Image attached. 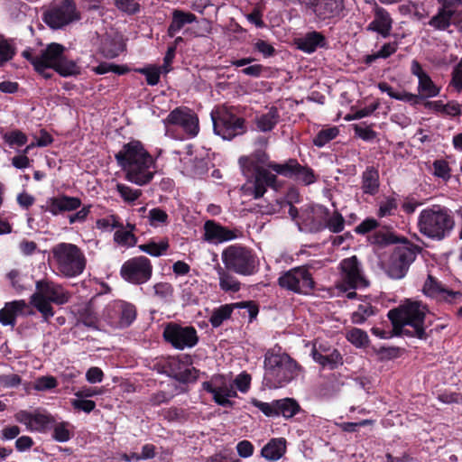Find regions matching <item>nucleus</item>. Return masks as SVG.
<instances>
[{"mask_svg":"<svg viewBox=\"0 0 462 462\" xmlns=\"http://www.w3.org/2000/svg\"><path fill=\"white\" fill-rule=\"evenodd\" d=\"M239 165L246 181L241 187L243 196L259 199L264 195L267 187L277 189L276 176L269 171L297 181L310 185L316 181L312 169L301 166L296 160L291 159L284 163L269 162L268 155L263 151H257L248 156L239 159Z\"/></svg>","mask_w":462,"mask_h":462,"instance_id":"nucleus-1","label":"nucleus"},{"mask_svg":"<svg viewBox=\"0 0 462 462\" xmlns=\"http://www.w3.org/2000/svg\"><path fill=\"white\" fill-rule=\"evenodd\" d=\"M115 157L125 172V179L137 186L149 184L157 171L155 160L140 141L124 144Z\"/></svg>","mask_w":462,"mask_h":462,"instance_id":"nucleus-2","label":"nucleus"},{"mask_svg":"<svg viewBox=\"0 0 462 462\" xmlns=\"http://www.w3.org/2000/svg\"><path fill=\"white\" fill-rule=\"evenodd\" d=\"M300 368L288 354L269 350L264 356V383L277 389L295 379Z\"/></svg>","mask_w":462,"mask_h":462,"instance_id":"nucleus-3","label":"nucleus"},{"mask_svg":"<svg viewBox=\"0 0 462 462\" xmlns=\"http://www.w3.org/2000/svg\"><path fill=\"white\" fill-rule=\"evenodd\" d=\"M51 261L56 272L67 278L80 275L86 267L87 260L82 250L71 243H59L51 250Z\"/></svg>","mask_w":462,"mask_h":462,"instance_id":"nucleus-4","label":"nucleus"},{"mask_svg":"<svg viewBox=\"0 0 462 462\" xmlns=\"http://www.w3.org/2000/svg\"><path fill=\"white\" fill-rule=\"evenodd\" d=\"M36 291L31 296L30 303L42 315L45 320L53 317L51 303L62 305L69 300L70 294L60 284L49 280L36 282Z\"/></svg>","mask_w":462,"mask_h":462,"instance_id":"nucleus-5","label":"nucleus"},{"mask_svg":"<svg viewBox=\"0 0 462 462\" xmlns=\"http://www.w3.org/2000/svg\"><path fill=\"white\" fill-rule=\"evenodd\" d=\"M454 227L453 217L448 209L434 205L420 211L418 217L420 232L433 239H443Z\"/></svg>","mask_w":462,"mask_h":462,"instance_id":"nucleus-6","label":"nucleus"},{"mask_svg":"<svg viewBox=\"0 0 462 462\" xmlns=\"http://www.w3.org/2000/svg\"><path fill=\"white\" fill-rule=\"evenodd\" d=\"M425 314V306L418 301L406 300L398 308L391 310L388 312V318L395 328L411 327L412 331L409 333L422 338L425 334L423 327Z\"/></svg>","mask_w":462,"mask_h":462,"instance_id":"nucleus-7","label":"nucleus"},{"mask_svg":"<svg viewBox=\"0 0 462 462\" xmlns=\"http://www.w3.org/2000/svg\"><path fill=\"white\" fill-rule=\"evenodd\" d=\"M369 282L365 278L361 263L356 256L342 260L339 263V280L337 287L342 291H348L346 297L353 299L356 296L355 290L365 288Z\"/></svg>","mask_w":462,"mask_h":462,"instance_id":"nucleus-8","label":"nucleus"},{"mask_svg":"<svg viewBox=\"0 0 462 462\" xmlns=\"http://www.w3.org/2000/svg\"><path fill=\"white\" fill-rule=\"evenodd\" d=\"M221 258L227 270L238 274L251 275L257 271V260L245 247L230 245L223 251Z\"/></svg>","mask_w":462,"mask_h":462,"instance_id":"nucleus-9","label":"nucleus"},{"mask_svg":"<svg viewBox=\"0 0 462 462\" xmlns=\"http://www.w3.org/2000/svg\"><path fill=\"white\" fill-rule=\"evenodd\" d=\"M65 48L59 43H51L39 54L33 53L30 50H26L23 52V56L28 60L33 66L34 69L42 74L44 78H51V73L47 72L48 69H53L57 67L60 60Z\"/></svg>","mask_w":462,"mask_h":462,"instance_id":"nucleus-10","label":"nucleus"},{"mask_svg":"<svg viewBox=\"0 0 462 462\" xmlns=\"http://www.w3.org/2000/svg\"><path fill=\"white\" fill-rule=\"evenodd\" d=\"M202 388L212 395L217 404L223 407H231L232 399L237 396L232 377L223 374H214L202 383Z\"/></svg>","mask_w":462,"mask_h":462,"instance_id":"nucleus-11","label":"nucleus"},{"mask_svg":"<svg viewBox=\"0 0 462 462\" xmlns=\"http://www.w3.org/2000/svg\"><path fill=\"white\" fill-rule=\"evenodd\" d=\"M79 19V14L71 0L54 3L43 14V21L52 29H61Z\"/></svg>","mask_w":462,"mask_h":462,"instance_id":"nucleus-12","label":"nucleus"},{"mask_svg":"<svg viewBox=\"0 0 462 462\" xmlns=\"http://www.w3.org/2000/svg\"><path fill=\"white\" fill-rule=\"evenodd\" d=\"M278 283L282 288L299 294H308L314 287L312 276L304 266L283 273L279 277Z\"/></svg>","mask_w":462,"mask_h":462,"instance_id":"nucleus-13","label":"nucleus"},{"mask_svg":"<svg viewBox=\"0 0 462 462\" xmlns=\"http://www.w3.org/2000/svg\"><path fill=\"white\" fill-rule=\"evenodd\" d=\"M152 273V264L146 256H135L125 261L120 270L122 278L132 284L147 282Z\"/></svg>","mask_w":462,"mask_h":462,"instance_id":"nucleus-14","label":"nucleus"},{"mask_svg":"<svg viewBox=\"0 0 462 462\" xmlns=\"http://www.w3.org/2000/svg\"><path fill=\"white\" fill-rule=\"evenodd\" d=\"M165 134L170 136V126H180L189 137H195L199 131V118L197 115L187 107H177L163 119Z\"/></svg>","mask_w":462,"mask_h":462,"instance_id":"nucleus-15","label":"nucleus"},{"mask_svg":"<svg viewBox=\"0 0 462 462\" xmlns=\"http://www.w3.org/2000/svg\"><path fill=\"white\" fill-rule=\"evenodd\" d=\"M416 249L409 245L397 246L389 258L386 272L393 279L403 278L416 259Z\"/></svg>","mask_w":462,"mask_h":462,"instance_id":"nucleus-16","label":"nucleus"},{"mask_svg":"<svg viewBox=\"0 0 462 462\" xmlns=\"http://www.w3.org/2000/svg\"><path fill=\"white\" fill-rule=\"evenodd\" d=\"M163 337L179 350L193 347L199 340L193 327H182L175 323H170L165 327Z\"/></svg>","mask_w":462,"mask_h":462,"instance_id":"nucleus-17","label":"nucleus"},{"mask_svg":"<svg viewBox=\"0 0 462 462\" xmlns=\"http://www.w3.org/2000/svg\"><path fill=\"white\" fill-rule=\"evenodd\" d=\"M251 403L268 417L282 415L284 419H291L300 410L297 401L292 398L274 400L272 402H263L254 398Z\"/></svg>","mask_w":462,"mask_h":462,"instance_id":"nucleus-18","label":"nucleus"},{"mask_svg":"<svg viewBox=\"0 0 462 462\" xmlns=\"http://www.w3.org/2000/svg\"><path fill=\"white\" fill-rule=\"evenodd\" d=\"M411 73L418 79L417 85V104L420 100L432 98L439 96L440 92V87H439L428 74V72L422 68L420 63L412 60L411 62Z\"/></svg>","mask_w":462,"mask_h":462,"instance_id":"nucleus-19","label":"nucleus"},{"mask_svg":"<svg viewBox=\"0 0 462 462\" xmlns=\"http://www.w3.org/2000/svg\"><path fill=\"white\" fill-rule=\"evenodd\" d=\"M212 119L216 134L223 139L230 140L245 130L244 119L228 112H222L217 117L212 116Z\"/></svg>","mask_w":462,"mask_h":462,"instance_id":"nucleus-20","label":"nucleus"},{"mask_svg":"<svg viewBox=\"0 0 462 462\" xmlns=\"http://www.w3.org/2000/svg\"><path fill=\"white\" fill-rule=\"evenodd\" d=\"M423 292L428 297L448 303L457 302L462 296L459 291L448 289L431 275L428 276V279L424 283Z\"/></svg>","mask_w":462,"mask_h":462,"instance_id":"nucleus-21","label":"nucleus"},{"mask_svg":"<svg viewBox=\"0 0 462 462\" xmlns=\"http://www.w3.org/2000/svg\"><path fill=\"white\" fill-rule=\"evenodd\" d=\"M80 207V199L77 197L61 195L47 199L45 204L42 207V208L53 216H57L63 212H70L77 210Z\"/></svg>","mask_w":462,"mask_h":462,"instance_id":"nucleus-22","label":"nucleus"},{"mask_svg":"<svg viewBox=\"0 0 462 462\" xmlns=\"http://www.w3.org/2000/svg\"><path fill=\"white\" fill-rule=\"evenodd\" d=\"M328 210L321 205L309 206L301 211L300 216L302 222L310 229L319 230L323 227L328 217Z\"/></svg>","mask_w":462,"mask_h":462,"instance_id":"nucleus-23","label":"nucleus"},{"mask_svg":"<svg viewBox=\"0 0 462 462\" xmlns=\"http://www.w3.org/2000/svg\"><path fill=\"white\" fill-rule=\"evenodd\" d=\"M28 305L23 300L6 302L5 307L0 310V323L3 326H11L14 328L16 324V319L24 314Z\"/></svg>","mask_w":462,"mask_h":462,"instance_id":"nucleus-24","label":"nucleus"},{"mask_svg":"<svg viewBox=\"0 0 462 462\" xmlns=\"http://www.w3.org/2000/svg\"><path fill=\"white\" fill-rule=\"evenodd\" d=\"M344 7V0H315L313 3V10L320 19L339 16Z\"/></svg>","mask_w":462,"mask_h":462,"instance_id":"nucleus-25","label":"nucleus"},{"mask_svg":"<svg viewBox=\"0 0 462 462\" xmlns=\"http://www.w3.org/2000/svg\"><path fill=\"white\" fill-rule=\"evenodd\" d=\"M392 23L393 21L389 13L383 8L376 6L374 20L368 24L367 30L375 32L386 38L390 35Z\"/></svg>","mask_w":462,"mask_h":462,"instance_id":"nucleus-26","label":"nucleus"},{"mask_svg":"<svg viewBox=\"0 0 462 462\" xmlns=\"http://www.w3.org/2000/svg\"><path fill=\"white\" fill-rule=\"evenodd\" d=\"M181 172L190 177H196L203 174L207 169V162L194 155L191 150H189L185 155L180 158Z\"/></svg>","mask_w":462,"mask_h":462,"instance_id":"nucleus-27","label":"nucleus"},{"mask_svg":"<svg viewBox=\"0 0 462 462\" xmlns=\"http://www.w3.org/2000/svg\"><path fill=\"white\" fill-rule=\"evenodd\" d=\"M204 238L212 244H219L230 241L236 237L235 234L213 221H207L204 225Z\"/></svg>","mask_w":462,"mask_h":462,"instance_id":"nucleus-28","label":"nucleus"},{"mask_svg":"<svg viewBox=\"0 0 462 462\" xmlns=\"http://www.w3.org/2000/svg\"><path fill=\"white\" fill-rule=\"evenodd\" d=\"M287 450V440L284 438L271 439L261 449V456L271 462L281 459Z\"/></svg>","mask_w":462,"mask_h":462,"instance_id":"nucleus-29","label":"nucleus"},{"mask_svg":"<svg viewBox=\"0 0 462 462\" xmlns=\"http://www.w3.org/2000/svg\"><path fill=\"white\" fill-rule=\"evenodd\" d=\"M379 173L374 167H367L362 174L361 189L365 194L375 195L379 190Z\"/></svg>","mask_w":462,"mask_h":462,"instance_id":"nucleus-30","label":"nucleus"},{"mask_svg":"<svg viewBox=\"0 0 462 462\" xmlns=\"http://www.w3.org/2000/svg\"><path fill=\"white\" fill-rule=\"evenodd\" d=\"M196 19V15L192 13L174 10L171 23L168 28L169 36L173 37L185 24L191 23L195 22Z\"/></svg>","mask_w":462,"mask_h":462,"instance_id":"nucleus-31","label":"nucleus"},{"mask_svg":"<svg viewBox=\"0 0 462 462\" xmlns=\"http://www.w3.org/2000/svg\"><path fill=\"white\" fill-rule=\"evenodd\" d=\"M449 6L443 5L439 12L429 21V25L435 30H447L453 23V12Z\"/></svg>","mask_w":462,"mask_h":462,"instance_id":"nucleus-32","label":"nucleus"},{"mask_svg":"<svg viewBox=\"0 0 462 462\" xmlns=\"http://www.w3.org/2000/svg\"><path fill=\"white\" fill-rule=\"evenodd\" d=\"M182 362L180 360L173 359L171 362V373L174 377L182 383H189L195 381L199 376V370L195 367H185L181 368L180 365Z\"/></svg>","mask_w":462,"mask_h":462,"instance_id":"nucleus-33","label":"nucleus"},{"mask_svg":"<svg viewBox=\"0 0 462 462\" xmlns=\"http://www.w3.org/2000/svg\"><path fill=\"white\" fill-rule=\"evenodd\" d=\"M219 279V287L225 292H237L241 288L239 281L221 266L216 267Z\"/></svg>","mask_w":462,"mask_h":462,"instance_id":"nucleus-34","label":"nucleus"},{"mask_svg":"<svg viewBox=\"0 0 462 462\" xmlns=\"http://www.w3.org/2000/svg\"><path fill=\"white\" fill-rule=\"evenodd\" d=\"M169 241L167 238H162L158 241L151 240L145 244L138 246L139 250L153 257H159L166 254L169 249Z\"/></svg>","mask_w":462,"mask_h":462,"instance_id":"nucleus-35","label":"nucleus"},{"mask_svg":"<svg viewBox=\"0 0 462 462\" xmlns=\"http://www.w3.org/2000/svg\"><path fill=\"white\" fill-rule=\"evenodd\" d=\"M114 310L120 311L119 328L129 326L135 319V309L132 304L121 300H115Z\"/></svg>","mask_w":462,"mask_h":462,"instance_id":"nucleus-36","label":"nucleus"},{"mask_svg":"<svg viewBox=\"0 0 462 462\" xmlns=\"http://www.w3.org/2000/svg\"><path fill=\"white\" fill-rule=\"evenodd\" d=\"M324 42L325 38L322 34L317 32H312L300 39L298 44L300 50L305 52L311 53L315 51L318 47H322Z\"/></svg>","mask_w":462,"mask_h":462,"instance_id":"nucleus-37","label":"nucleus"},{"mask_svg":"<svg viewBox=\"0 0 462 462\" xmlns=\"http://www.w3.org/2000/svg\"><path fill=\"white\" fill-rule=\"evenodd\" d=\"M378 88L386 93L391 98L403 101L409 103L411 105H417V97L411 92H407L405 90L395 91L389 84L386 82H380L378 84Z\"/></svg>","mask_w":462,"mask_h":462,"instance_id":"nucleus-38","label":"nucleus"},{"mask_svg":"<svg viewBox=\"0 0 462 462\" xmlns=\"http://www.w3.org/2000/svg\"><path fill=\"white\" fill-rule=\"evenodd\" d=\"M279 114L276 108L272 107L267 113L256 117V125L262 132L271 131L277 124Z\"/></svg>","mask_w":462,"mask_h":462,"instance_id":"nucleus-39","label":"nucleus"},{"mask_svg":"<svg viewBox=\"0 0 462 462\" xmlns=\"http://www.w3.org/2000/svg\"><path fill=\"white\" fill-rule=\"evenodd\" d=\"M146 217L148 224L154 228L164 227L170 223L169 215L161 208H153L150 209Z\"/></svg>","mask_w":462,"mask_h":462,"instance_id":"nucleus-40","label":"nucleus"},{"mask_svg":"<svg viewBox=\"0 0 462 462\" xmlns=\"http://www.w3.org/2000/svg\"><path fill=\"white\" fill-rule=\"evenodd\" d=\"M116 190L123 199V201L129 205H134L137 199L143 195V191L139 189H134L126 184L117 182Z\"/></svg>","mask_w":462,"mask_h":462,"instance_id":"nucleus-41","label":"nucleus"},{"mask_svg":"<svg viewBox=\"0 0 462 462\" xmlns=\"http://www.w3.org/2000/svg\"><path fill=\"white\" fill-rule=\"evenodd\" d=\"M54 422L51 414L39 409L34 410L31 431L44 432Z\"/></svg>","mask_w":462,"mask_h":462,"instance_id":"nucleus-42","label":"nucleus"},{"mask_svg":"<svg viewBox=\"0 0 462 462\" xmlns=\"http://www.w3.org/2000/svg\"><path fill=\"white\" fill-rule=\"evenodd\" d=\"M62 77L76 76L80 73V68L73 60H68L62 55L59 64L54 69Z\"/></svg>","mask_w":462,"mask_h":462,"instance_id":"nucleus-43","label":"nucleus"},{"mask_svg":"<svg viewBox=\"0 0 462 462\" xmlns=\"http://www.w3.org/2000/svg\"><path fill=\"white\" fill-rule=\"evenodd\" d=\"M317 358L318 360L315 362L329 369H335L343 364L342 356L337 349L331 350L324 356H318Z\"/></svg>","mask_w":462,"mask_h":462,"instance_id":"nucleus-44","label":"nucleus"},{"mask_svg":"<svg viewBox=\"0 0 462 462\" xmlns=\"http://www.w3.org/2000/svg\"><path fill=\"white\" fill-rule=\"evenodd\" d=\"M4 142L11 148L23 146L27 143V135L20 130H12L2 134Z\"/></svg>","mask_w":462,"mask_h":462,"instance_id":"nucleus-45","label":"nucleus"},{"mask_svg":"<svg viewBox=\"0 0 462 462\" xmlns=\"http://www.w3.org/2000/svg\"><path fill=\"white\" fill-rule=\"evenodd\" d=\"M233 312V306L232 305H223L219 307L218 309H216L210 318L209 322L214 328H217L222 323L231 317V314Z\"/></svg>","mask_w":462,"mask_h":462,"instance_id":"nucleus-46","label":"nucleus"},{"mask_svg":"<svg viewBox=\"0 0 462 462\" xmlns=\"http://www.w3.org/2000/svg\"><path fill=\"white\" fill-rule=\"evenodd\" d=\"M339 130L337 126H332L320 130L313 139V143L317 147H323L328 142L338 135Z\"/></svg>","mask_w":462,"mask_h":462,"instance_id":"nucleus-47","label":"nucleus"},{"mask_svg":"<svg viewBox=\"0 0 462 462\" xmlns=\"http://www.w3.org/2000/svg\"><path fill=\"white\" fill-rule=\"evenodd\" d=\"M114 234V241L122 246L132 247L136 244V237L131 230H125L124 226L117 227Z\"/></svg>","mask_w":462,"mask_h":462,"instance_id":"nucleus-48","label":"nucleus"},{"mask_svg":"<svg viewBox=\"0 0 462 462\" xmlns=\"http://www.w3.org/2000/svg\"><path fill=\"white\" fill-rule=\"evenodd\" d=\"M397 49H398L397 42L384 43L379 51H377L376 52H374L373 54L367 55L365 58V62L367 64H371L377 59H387L392 54L396 52Z\"/></svg>","mask_w":462,"mask_h":462,"instance_id":"nucleus-49","label":"nucleus"},{"mask_svg":"<svg viewBox=\"0 0 462 462\" xmlns=\"http://www.w3.org/2000/svg\"><path fill=\"white\" fill-rule=\"evenodd\" d=\"M347 340L356 347L366 346L369 343V337L365 331L353 328L346 332Z\"/></svg>","mask_w":462,"mask_h":462,"instance_id":"nucleus-50","label":"nucleus"},{"mask_svg":"<svg viewBox=\"0 0 462 462\" xmlns=\"http://www.w3.org/2000/svg\"><path fill=\"white\" fill-rule=\"evenodd\" d=\"M374 314L373 306L368 303L360 304L357 310L353 312L351 320L354 324H363L369 317Z\"/></svg>","mask_w":462,"mask_h":462,"instance_id":"nucleus-51","label":"nucleus"},{"mask_svg":"<svg viewBox=\"0 0 462 462\" xmlns=\"http://www.w3.org/2000/svg\"><path fill=\"white\" fill-rule=\"evenodd\" d=\"M397 200L393 197H387L379 203L377 216L379 217H385L393 216L397 209Z\"/></svg>","mask_w":462,"mask_h":462,"instance_id":"nucleus-52","label":"nucleus"},{"mask_svg":"<svg viewBox=\"0 0 462 462\" xmlns=\"http://www.w3.org/2000/svg\"><path fill=\"white\" fill-rule=\"evenodd\" d=\"M52 438L58 442H67L71 438L69 422L57 423L53 428Z\"/></svg>","mask_w":462,"mask_h":462,"instance_id":"nucleus-53","label":"nucleus"},{"mask_svg":"<svg viewBox=\"0 0 462 462\" xmlns=\"http://www.w3.org/2000/svg\"><path fill=\"white\" fill-rule=\"evenodd\" d=\"M58 385V382L55 377L51 375L38 377L32 385L35 391L43 392L55 388Z\"/></svg>","mask_w":462,"mask_h":462,"instance_id":"nucleus-54","label":"nucleus"},{"mask_svg":"<svg viewBox=\"0 0 462 462\" xmlns=\"http://www.w3.org/2000/svg\"><path fill=\"white\" fill-rule=\"evenodd\" d=\"M323 226L328 227L333 233H339L345 227V219L341 214L335 212L328 220Z\"/></svg>","mask_w":462,"mask_h":462,"instance_id":"nucleus-55","label":"nucleus"},{"mask_svg":"<svg viewBox=\"0 0 462 462\" xmlns=\"http://www.w3.org/2000/svg\"><path fill=\"white\" fill-rule=\"evenodd\" d=\"M97 227L103 231H111L114 228L121 227L122 224L118 221L117 217L110 215L106 217L97 219Z\"/></svg>","mask_w":462,"mask_h":462,"instance_id":"nucleus-56","label":"nucleus"},{"mask_svg":"<svg viewBox=\"0 0 462 462\" xmlns=\"http://www.w3.org/2000/svg\"><path fill=\"white\" fill-rule=\"evenodd\" d=\"M15 53L14 47L7 41L0 42V65L11 60Z\"/></svg>","mask_w":462,"mask_h":462,"instance_id":"nucleus-57","label":"nucleus"},{"mask_svg":"<svg viewBox=\"0 0 462 462\" xmlns=\"http://www.w3.org/2000/svg\"><path fill=\"white\" fill-rule=\"evenodd\" d=\"M138 72L144 75L149 85L154 86L159 82L161 69L157 67H147L137 69Z\"/></svg>","mask_w":462,"mask_h":462,"instance_id":"nucleus-58","label":"nucleus"},{"mask_svg":"<svg viewBox=\"0 0 462 462\" xmlns=\"http://www.w3.org/2000/svg\"><path fill=\"white\" fill-rule=\"evenodd\" d=\"M93 70L97 74H106L107 72H115L116 74L122 75L125 74L128 69L125 67H120L112 63L103 62L98 66L95 67Z\"/></svg>","mask_w":462,"mask_h":462,"instance_id":"nucleus-59","label":"nucleus"},{"mask_svg":"<svg viewBox=\"0 0 462 462\" xmlns=\"http://www.w3.org/2000/svg\"><path fill=\"white\" fill-rule=\"evenodd\" d=\"M71 405L75 410L82 411L87 413L91 412L96 408V402L85 398H78L71 400Z\"/></svg>","mask_w":462,"mask_h":462,"instance_id":"nucleus-60","label":"nucleus"},{"mask_svg":"<svg viewBox=\"0 0 462 462\" xmlns=\"http://www.w3.org/2000/svg\"><path fill=\"white\" fill-rule=\"evenodd\" d=\"M116 7L127 14H134L139 11V0H115Z\"/></svg>","mask_w":462,"mask_h":462,"instance_id":"nucleus-61","label":"nucleus"},{"mask_svg":"<svg viewBox=\"0 0 462 462\" xmlns=\"http://www.w3.org/2000/svg\"><path fill=\"white\" fill-rule=\"evenodd\" d=\"M34 411H29L26 410H21L14 414V420L24 425L27 430L31 431L32 420H33Z\"/></svg>","mask_w":462,"mask_h":462,"instance_id":"nucleus-62","label":"nucleus"},{"mask_svg":"<svg viewBox=\"0 0 462 462\" xmlns=\"http://www.w3.org/2000/svg\"><path fill=\"white\" fill-rule=\"evenodd\" d=\"M114 306L115 301L107 304L104 310L103 315L109 324L115 327H118L120 311L114 310Z\"/></svg>","mask_w":462,"mask_h":462,"instance_id":"nucleus-63","label":"nucleus"},{"mask_svg":"<svg viewBox=\"0 0 462 462\" xmlns=\"http://www.w3.org/2000/svg\"><path fill=\"white\" fill-rule=\"evenodd\" d=\"M154 293L161 299L167 300L173 294V287L169 282H158L153 286Z\"/></svg>","mask_w":462,"mask_h":462,"instance_id":"nucleus-64","label":"nucleus"}]
</instances>
